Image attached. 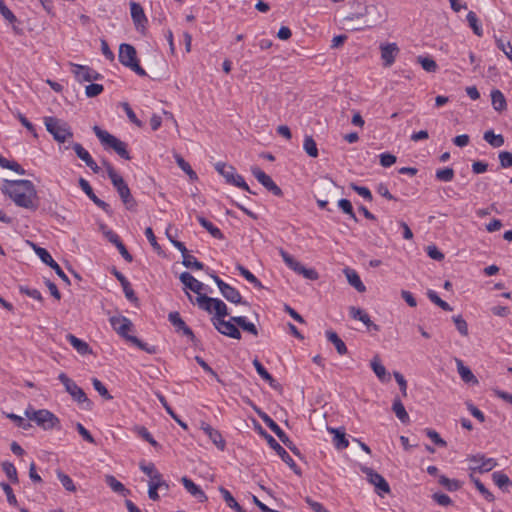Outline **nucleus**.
I'll return each instance as SVG.
<instances>
[{
  "label": "nucleus",
  "instance_id": "nucleus-34",
  "mask_svg": "<svg viewBox=\"0 0 512 512\" xmlns=\"http://www.w3.org/2000/svg\"><path fill=\"white\" fill-rule=\"evenodd\" d=\"M105 482L116 493L124 496L130 493L129 490H127L125 486L112 475H106Z\"/></svg>",
  "mask_w": 512,
  "mask_h": 512
},
{
  "label": "nucleus",
  "instance_id": "nucleus-60",
  "mask_svg": "<svg viewBox=\"0 0 512 512\" xmlns=\"http://www.w3.org/2000/svg\"><path fill=\"white\" fill-rule=\"evenodd\" d=\"M0 486H1L2 490L4 491V493L6 494L8 503L15 507L18 506V501L16 499V496L13 493L11 486L5 482H1Z\"/></svg>",
  "mask_w": 512,
  "mask_h": 512
},
{
  "label": "nucleus",
  "instance_id": "nucleus-40",
  "mask_svg": "<svg viewBox=\"0 0 512 512\" xmlns=\"http://www.w3.org/2000/svg\"><path fill=\"white\" fill-rule=\"evenodd\" d=\"M197 220L203 228H205L214 238L223 239V234L219 228L214 226L210 221L202 216H198Z\"/></svg>",
  "mask_w": 512,
  "mask_h": 512
},
{
  "label": "nucleus",
  "instance_id": "nucleus-32",
  "mask_svg": "<svg viewBox=\"0 0 512 512\" xmlns=\"http://www.w3.org/2000/svg\"><path fill=\"white\" fill-rule=\"evenodd\" d=\"M392 410L395 413L396 417L402 422V423H408L409 422V415L401 402L399 398H395L392 405Z\"/></svg>",
  "mask_w": 512,
  "mask_h": 512
},
{
  "label": "nucleus",
  "instance_id": "nucleus-6",
  "mask_svg": "<svg viewBox=\"0 0 512 512\" xmlns=\"http://www.w3.org/2000/svg\"><path fill=\"white\" fill-rule=\"evenodd\" d=\"M119 61L139 76H145V70L139 65L136 49L130 44H121L119 47Z\"/></svg>",
  "mask_w": 512,
  "mask_h": 512
},
{
  "label": "nucleus",
  "instance_id": "nucleus-20",
  "mask_svg": "<svg viewBox=\"0 0 512 512\" xmlns=\"http://www.w3.org/2000/svg\"><path fill=\"white\" fill-rule=\"evenodd\" d=\"M349 314H350L351 318L361 321L368 329H373L374 331H379V326L374 324L371 321L370 316L361 308L351 306V307H349Z\"/></svg>",
  "mask_w": 512,
  "mask_h": 512
},
{
  "label": "nucleus",
  "instance_id": "nucleus-14",
  "mask_svg": "<svg viewBox=\"0 0 512 512\" xmlns=\"http://www.w3.org/2000/svg\"><path fill=\"white\" fill-rule=\"evenodd\" d=\"M262 435L267 440L269 446L281 457V459L295 472L297 471V465L286 450L267 432L262 431Z\"/></svg>",
  "mask_w": 512,
  "mask_h": 512
},
{
  "label": "nucleus",
  "instance_id": "nucleus-38",
  "mask_svg": "<svg viewBox=\"0 0 512 512\" xmlns=\"http://www.w3.org/2000/svg\"><path fill=\"white\" fill-rule=\"evenodd\" d=\"M492 106L496 111H503L506 109V99L503 93L499 90H493L491 93Z\"/></svg>",
  "mask_w": 512,
  "mask_h": 512
},
{
  "label": "nucleus",
  "instance_id": "nucleus-13",
  "mask_svg": "<svg viewBox=\"0 0 512 512\" xmlns=\"http://www.w3.org/2000/svg\"><path fill=\"white\" fill-rule=\"evenodd\" d=\"M33 248H34L36 255L41 259V261L43 263L50 266L62 280L69 283V279H68L67 275L63 272L61 267L53 260L52 256L45 248L38 247L34 244H33Z\"/></svg>",
  "mask_w": 512,
  "mask_h": 512
},
{
  "label": "nucleus",
  "instance_id": "nucleus-48",
  "mask_svg": "<svg viewBox=\"0 0 512 512\" xmlns=\"http://www.w3.org/2000/svg\"><path fill=\"white\" fill-rule=\"evenodd\" d=\"M134 432L144 439L145 441L149 442L152 446L158 447V442L152 437V435L149 433V431L144 426H135Z\"/></svg>",
  "mask_w": 512,
  "mask_h": 512
},
{
  "label": "nucleus",
  "instance_id": "nucleus-47",
  "mask_svg": "<svg viewBox=\"0 0 512 512\" xmlns=\"http://www.w3.org/2000/svg\"><path fill=\"white\" fill-rule=\"evenodd\" d=\"M303 148L305 152L313 158H316L318 156V149L316 142L311 136H306L303 143Z\"/></svg>",
  "mask_w": 512,
  "mask_h": 512
},
{
  "label": "nucleus",
  "instance_id": "nucleus-31",
  "mask_svg": "<svg viewBox=\"0 0 512 512\" xmlns=\"http://www.w3.org/2000/svg\"><path fill=\"white\" fill-rule=\"evenodd\" d=\"M279 253L284 261V263L290 268L292 269L294 272H296L297 274H300L302 269H303V265L298 262L297 260H295L289 253H287L285 250L283 249H280L279 250Z\"/></svg>",
  "mask_w": 512,
  "mask_h": 512
},
{
  "label": "nucleus",
  "instance_id": "nucleus-22",
  "mask_svg": "<svg viewBox=\"0 0 512 512\" xmlns=\"http://www.w3.org/2000/svg\"><path fill=\"white\" fill-rule=\"evenodd\" d=\"M130 11L131 17L134 25L137 29L144 28L147 23V18L144 13L142 6L139 3L131 2L130 3Z\"/></svg>",
  "mask_w": 512,
  "mask_h": 512
},
{
  "label": "nucleus",
  "instance_id": "nucleus-19",
  "mask_svg": "<svg viewBox=\"0 0 512 512\" xmlns=\"http://www.w3.org/2000/svg\"><path fill=\"white\" fill-rule=\"evenodd\" d=\"M72 148L75 151L76 155L85 162V164L94 172H99V166L93 160L90 153L79 143H73Z\"/></svg>",
  "mask_w": 512,
  "mask_h": 512
},
{
  "label": "nucleus",
  "instance_id": "nucleus-29",
  "mask_svg": "<svg viewBox=\"0 0 512 512\" xmlns=\"http://www.w3.org/2000/svg\"><path fill=\"white\" fill-rule=\"evenodd\" d=\"M114 275L118 279V281L121 283V286L123 288L126 298L131 302L137 301V297L135 296V293H134L133 289L131 288V285L128 282V280L126 279V277L118 271H115Z\"/></svg>",
  "mask_w": 512,
  "mask_h": 512
},
{
  "label": "nucleus",
  "instance_id": "nucleus-64",
  "mask_svg": "<svg viewBox=\"0 0 512 512\" xmlns=\"http://www.w3.org/2000/svg\"><path fill=\"white\" fill-rule=\"evenodd\" d=\"M140 469L149 477V479H154V477H159L161 474L155 468L153 463L148 464H140Z\"/></svg>",
  "mask_w": 512,
  "mask_h": 512
},
{
  "label": "nucleus",
  "instance_id": "nucleus-33",
  "mask_svg": "<svg viewBox=\"0 0 512 512\" xmlns=\"http://www.w3.org/2000/svg\"><path fill=\"white\" fill-rule=\"evenodd\" d=\"M329 432L334 434L333 443L337 449L343 450L349 446V441L347 440L344 432L335 428H330Z\"/></svg>",
  "mask_w": 512,
  "mask_h": 512
},
{
  "label": "nucleus",
  "instance_id": "nucleus-28",
  "mask_svg": "<svg viewBox=\"0 0 512 512\" xmlns=\"http://www.w3.org/2000/svg\"><path fill=\"white\" fill-rule=\"evenodd\" d=\"M66 339L79 354L86 355L92 352L88 343L77 338L73 334H67Z\"/></svg>",
  "mask_w": 512,
  "mask_h": 512
},
{
  "label": "nucleus",
  "instance_id": "nucleus-8",
  "mask_svg": "<svg viewBox=\"0 0 512 512\" xmlns=\"http://www.w3.org/2000/svg\"><path fill=\"white\" fill-rule=\"evenodd\" d=\"M470 463L469 469L472 472L486 473L491 471L497 466V461L494 458H487L482 454L470 456L468 458Z\"/></svg>",
  "mask_w": 512,
  "mask_h": 512
},
{
  "label": "nucleus",
  "instance_id": "nucleus-57",
  "mask_svg": "<svg viewBox=\"0 0 512 512\" xmlns=\"http://www.w3.org/2000/svg\"><path fill=\"white\" fill-rule=\"evenodd\" d=\"M338 207L347 215L350 216L351 219H353L354 221H358L354 211H353V207H352V204L349 200L347 199H340L338 201Z\"/></svg>",
  "mask_w": 512,
  "mask_h": 512
},
{
  "label": "nucleus",
  "instance_id": "nucleus-52",
  "mask_svg": "<svg viewBox=\"0 0 512 512\" xmlns=\"http://www.w3.org/2000/svg\"><path fill=\"white\" fill-rule=\"evenodd\" d=\"M494 483L501 489L507 485H512V481L503 472L497 471L492 474Z\"/></svg>",
  "mask_w": 512,
  "mask_h": 512
},
{
  "label": "nucleus",
  "instance_id": "nucleus-49",
  "mask_svg": "<svg viewBox=\"0 0 512 512\" xmlns=\"http://www.w3.org/2000/svg\"><path fill=\"white\" fill-rule=\"evenodd\" d=\"M157 397L159 399V401L161 402V404L163 405V407L165 408V410L167 411V413L184 429H187V424L185 422H183L182 420L179 419V417L174 413V411L172 410V408L169 406V404L167 403L165 397L162 395V394H157Z\"/></svg>",
  "mask_w": 512,
  "mask_h": 512
},
{
  "label": "nucleus",
  "instance_id": "nucleus-1",
  "mask_svg": "<svg viewBox=\"0 0 512 512\" xmlns=\"http://www.w3.org/2000/svg\"><path fill=\"white\" fill-rule=\"evenodd\" d=\"M1 191L18 207L29 211L38 209L39 197L35 185L30 180H4Z\"/></svg>",
  "mask_w": 512,
  "mask_h": 512
},
{
  "label": "nucleus",
  "instance_id": "nucleus-35",
  "mask_svg": "<svg viewBox=\"0 0 512 512\" xmlns=\"http://www.w3.org/2000/svg\"><path fill=\"white\" fill-rule=\"evenodd\" d=\"M231 320L239 325L244 331H247L253 335H258V330L256 326L252 323L247 321L246 317L244 316H234L231 317Z\"/></svg>",
  "mask_w": 512,
  "mask_h": 512
},
{
  "label": "nucleus",
  "instance_id": "nucleus-59",
  "mask_svg": "<svg viewBox=\"0 0 512 512\" xmlns=\"http://www.w3.org/2000/svg\"><path fill=\"white\" fill-rule=\"evenodd\" d=\"M92 385L94 389L106 400H111L112 396L108 392L107 388L104 386V384L98 380L97 378L92 379Z\"/></svg>",
  "mask_w": 512,
  "mask_h": 512
},
{
  "label": "nucleus",
  "instance_id": "nucleus-54",
  "mask_svg": "<svg viewBox=\"0 0 512 512\" xmlns=\"http://www.w3.org/2000/svg\"><path fill=\"white\" fill-rule=\"evenodd\" d=\"M467 21L469 23V26L472 28L473 32L477 36H481L482 35V28H481V25L479 24L477 15L473 11H470L467 14Z\"/></svg>",
  "mask_w": 512,
  "mask_h": 512
},
{
  "label": "nucleus",
  "instance_id": "nucleus-58",
  "mask_svg": "<svg viewBox=\"0 0 512 512\" xmlns=\"http://www.w3.org/2000/svg\"><path fill=\"white\" fill-rule=\"evenodd\" d=\"M497 47L512 61V45L509 41L495 37Z\"/></svg>",
  "mask_w": 512,
  "mask_h": 512
},
{
  "label": "nucleus",
  "instance_id": "nucleus-16",
  "mask_svg": "<svg viewBox=\"0 0 512 512\" xmlns=\"http://www.w3.org/2000/svg\"><path fill=\"white\" fill-rule=\"evenodd\" d=\"M110 324L112 328L122 337H124L127 341L131 335H128V332L132 329V322L124 317V316H112L110 319Z\"/></svg>",
  "mask_w": 512,
  "mask_h": 512
},
{
  "label": "nucleus",
  "instance_id": "nucleus-27",
  "mask_svg": "<svg viewBox=\"0 0 512 512\" xmlns=\"http://www.w3.org/2000/svg\"><path fill=\"white\" fill-rule=\"evenodd\" d=\"M79 185L81 189L85 192V194L100 208L106 210L109 205L105 203L104 201L100 200L93 192L92 187L90 186L89 182L86 181L83 178H80Z\"/></svg>",
  "mask_w": 512,
  "mask_h": 512
},
{
  "label": "nucleus",
  "instance_id": "nucleus-42",
  "mask_svg": "<svg viewBox=\"0 0 512 512\" xmlns=\"http://www.w3.org/2000/svg\"><path fill=\"white\" fill-rule=\"evenodd\" d=\"M220 493L222 494L226 504L234 509L236 512H244L243 508L237 503L232 494L225 488H219Z\"/></svg>",
  "mask_w": 512,
  "mask_h": 512
},
{
  "label": "nucleus",
  "instance_id": "nucleus-37",
  "mask_svg": "<svg viewBox=\"0 0 512 512\" xmlns=\"http://www.w3.org/2000/svg\"><path fill=\"white\" fill-rule=\"evenodd\" d=\"M456 362L458 373L461 379L467 383H477V379L472 373V371L468 367L464 366L461 360H457Z\"/></svg>",
  "mask_w": 512,
  "mask_h": 512
},
{
  "label": "nucleus",
  "instance_id": "nucleus-25",
  "mask_svg": "<svg viewBox=\"0 0 512 512\" xmlns=\"http://www.w3.org/2000/svg\"><path fill=\"white\" fill-rule=\"evenodd\" d=\"M181 482L183 484V486L185 487V489L192 495L194 496L195 498H197L200 502H205L207 501V496L205 495V493L202 491V489L197 486L191 479L187 478V477H182L181 478Z\"/></svg>",
  "mask_w": 512,
  "mask_h": 512
},
{
  "label": "nucleus",
  "instance_id": "nucleus-63",
  "mask_svg": "<svg viewBox=\"0 0 512 512\" xmlns=\"http://www.w3.org/2000/svg\"><path fill=\"white\" fill-rule=\"evenodd\" d=\"M418 61L421 64L422 68L427 72H435L437 69V64L432 58L419 57Z\"/></svg>",
  "mask_w": 512,
  "mask_h": 512
},
{
  "label": "nucleus",
  "instance_id": "nucleus-26",
  "mask_svg": "<svg viewBox=\"0 0 512 512\" xmlns=\"http://www.w3.org/2000/svg\"><path fill=\"white\" fill-rule=\"evenodd\" d=\"M344 274L347 278L348 283L354 287L358 292L363 293L366 291V287L360 279L358 273L350 268L344 269Z\"/></svg>",
  "mask_w": 512,
  "mask_h": 512
},
{
  "label": "nucleus",
  "instance_id": "nucleus-50",
  "mask_svg": "<svg viewBox=\"0 0 512 512\" xmlns=\"http://www.w3.org/2000/svg\"><path fill=\"white\" fill-rule=\"evenodd\" d=\"M237 270L239 271V273L248 281L250 282L251 284H253L254 286L258 287V288H261L262 287V284L261 282L254 276V274H252L248 269H246L244 266L238 264L236 266Z\"/></svg>",
  "mask_w": 512,
  "mask_h": 512
},
{
  "label": "nucleus",
  "instance_id": "nucleus-4",
  "mask_svg": "<svg viewBox=\"0 0 512 512\" xmlns=\"http://www.w3.org/2000/svg\"><path fill=\"white\" fill-rule=\"evenodd\" d=\"M25 416L44 430L58 428L60 424L58 417L46 409L35 410L32 407H28L25 410Z\"/></svg>",
  "mask_w": 512,
  "mask_h": 512
},
{
  "label": "nucleus",
  "instance_id": "nucleus-15",
  "mask_svg": "<svg viewBox=\"0 0 512 512\" xmlns=\"http://www.w3.org/2000/svg\"><path fill=\"white\" fill-rule=\"evenodd\" d=\"M214 327L223 335L231 337L233 339H240L241 333L238 328L235 326L231 319L226 321L224 319H212Z\"/></svg>",
  "mask_w": 512,
  "mask_h": 512
},
{
  "label": "nucleus",
  "instance_id": "nucleus-53",
  "mask_svg": "<svg viewBox=\"0 0 512 512\" xmlns=\"http://www.w3.org/2000/svg\"><path fill=\"white\" fill-rule=\"evenodd\" d=\"M182 264L187 268L196 270H202L204 267L201 262H199L194 256H192L189 253L187 255H184Z\"/></svg>",
  "mask_w": 512,
  "mask_h": 512
},
{
  "label": "nucleus",
  "instance_id": "nucleus-62",
  "mask_svg": "<svg viewBox=\"0 0 512 512\" xmlns=\"http://www.w3.org/2000/svg\"><path fill=\"white\" fill-rule=\"evenodd\" d=\"M453 177H454V170L452 168H443V169L437 170V172H436V178L439 181L449 182L453 179Z\"/></svg>",
  "mask_w": 512,
  "mask_h": 512
},
{
  "label": "nucleus",
  "instance_id": "nucleus-43",
  "mask_svg": "<svg viewBox=\"0 0 512 512\" xmlns=\"http://www.w3.org/2000/svg\"><path fill=\"white\" fill-rule=\"evenodd\" d=\"M371 368L372 370L374 371V373L376 374V376L381 380V381H384L387 377V371H386V368L381 364L380 360H379V357L378 356H375L372 360H371Z\"/></svg>",
  "mask_w": 512,
  "mask_h": 512
},
{
  "label": "nucleus",
  "instance_id": "nucleus-23",
  "mask_svg": "<svg viewBox=\"0 0 512 512\" xmlns=\"http://www.w3.org/2000/svg\"><path fill=\"white\" fill-rule=\"evenodd\" d=\"M93 131L105 148L113 149V147H115L116 144L121 142L120 139L116 138L109 132L102 130L98 126H94Z\"/></svg>",
  "mask_w": 512,
  "mask_h": 512
},
{
  "label": "nucleus",
  "instance_id": "nucleus-18",
  "mask_svg": "<svg viewBox=\"0 0 512 512\" xmlns=\"http://www.w3.org/2000/svg\"><path fill=\"white\" fill-rule=\"evenodd\" d=\"M73 73L79 82H91L97 80L100 75L89 67L74 65Z\"/></svg>",
  "mask_w": 512,
  "mask_h": 512
},
{
  "label": "nucleus",
  "instance_id": "nucleus-2",
  "mask_svg": "<svg viewBox=\"0 0 512 512\" xmlns=\"http://www.w3.org/2000/svg\"><path fill=\"white\" fill-rule=\"evenodd\" d=\"M103 165L106 168L107 174H108L113 186L116 188V190H117L120 198L122 199L124 205L126 206V208L129 210H134L137 205L136 201L132 197L130 189L127 186V184L125 183L122 176H120L115 171V169L113 168V166L110 163L103 161Z\"/></svg>",
  "mask_w": 512,
  "mask_h": 512
},
{
  "label": "nucleus",
  "instance_id": "nucleus-12",
  "mask_svg": "<svg viewBox=\"0 0 512 512\" xmlns=\"http://www.w3.org/2000/svg\"><path fill=\"white\" fill-rule=\"evenodd\" d=\"M212 278L214 282L217 284L221 294L225 299L228 301L240 304L242 303V296L240 295L239 291L236 290L234 287L230 286L229 284L225 283L223 280H221L218 276L212 275Z\"/></svg>",
  "mask_w": 512,
  "mask_h": 512
},
{
  "label": "nucleus",
  "instance_id": "nucleus-5",
  "mask_svg": "<svg viewBox=\"0 0 512 512\" xmlns=\"http://www.w3.org/2000/svg\"><path fill=\"white\" fill-rule=\"evenodd\" d=\"M44 124L47 131L53 135L59 143H64L73 137L70 126L63 120L56 117H45Z\"/></svg>",
  "mask_w": 512,
  "mask_h": 512
},
{
  "label": "nucleus",
  "instance_id": "nucleus-11",
  "mask_svg": "<svg viewBox=\"0 0 512 512\" xmlns=\"http://www.w3.org/2000/svg\"><path fill=\"white\" fill-rule=\"evenodd\" d=\"M251 173L268 191L272 192L276 196H282V190L272 180V178L262 171L258 166L251 167Z\"/></svg>",
  "mask_w": 512,
  "mask_h": 512
},
{
  "label": "nucleus",
  "instance_id": "nucleus-55",
  "mask_svg": "<svg viewBox=\"0 0 512 512\" xmlns=\"http://www.w3.org/2000/svg\"><path fill=\"white\" fill-rule=\"evenodd\" d=\"M470 478H471V480L474 482V484H475V486H476L477 490H478V491L483 495V497H484L487 501H489V502L494 501V496H493V494H492L488 489H486V488H485V486L480 482V480H479V479L475 478V477L473 476V474H471V475H470Z\"/></svg>",
  "mask_w": 512,
  "mask_h": 512
},
{
  "label": "nucleus",
  "instance_id": "nucleus-36",
  "mask_svg": "<svg viewBox=\"0 0 512 512\" xmlns=\"http://www.w3.org/2000/svg\"><path fill=\"white\" fill-rule=\"evenodd\" d=\"M162 479H163V477L161 475L156 478L154 477V479H149V481H148V496L153 501L159 500L158 491H159Z\"/></svg>",
  "mask_w": 512,
  "mask_h": 512
},
{
  "label": "nucleus",
  "instance_id": "nucleus-39",
  "mask_svg": "<svg viewBox=\"0 0 512 512\" xmlns=\"http://www.w3.org/2000/svg\"><path fill=\"white\" fill-rule=\"evenodd\" d=\"M327 339L334 344L337 352L340 355H344L347 353V347L345 343L339 338V336L334 331L326 332Z\"/></svg>",
  "mask_w": 512,
  "mask_h": 512
},
{
  "label": "nucleus",
  "instance_id": "nucleus-10",
  "mask_svg": "<svg viewBox=\"0 0 512 512\" xmlns=\"http://www.w3.org/2000/svg\"><path fill=\"white\" fill-rule=\"evenodd\" d=\"M361 471L366 474L367 480L375 486L378 495L383 496L390 492L388 482L380 474L368 467H362Z\"/></svg>",
  "mask_w": 512,
  "mask_h": 512
},
{
  "label": "nucleus",
  "instance_id": "nucleus-41",
  "mask_svg": "<svg viewBox=\"0 0 512 512\" xmlns=\"http://www.w3.org/2000/svg\"><path fill=\"white\" fill-rule=\"evenodd\" d=\"M483 138L495 148L501 147L504 144V137L501 134H495L492 130L486 131Z\"/></svg>",
  "mask_w": 512,
  "mask_h": 512
},
{
  "label": "nucleus",
  "instance_id": "nucleus-24",
  "mask_svg": "<svg viewBox=\"0 0 512 512\" xmlns=\"http://www.w3.org/2000/svg\"><path fill=\"white\" fill-rule=\"evenodd\" d=\"M201 429L220 450L225 449V440L223 439L219 431L211 427L209 424L205 423L201 425Z\"/></svg>",
  "mask_w": 512,
  "mask_h": 512
},
{
  "label": "nucleus",
  "instance_id": "nucleus-45",
  "mask_svg": "<svg viewBox=\"0 0 512 512\" xmlns=\"http://www.w3.org/2000/svg\"><path fill=\"white\" fill-rule=\"evenodd\" d=\"M57 478L63 485V487L69 491V492H75L76 486L73 482V480L65 473H63L61 470L56 471Z\"/></svg>",
  "mask_w": 512,
  "mask_h": 512
},
{
  "label": "nucleus",
  "instance_id": "nucleus-21",
  "mask_svg": "<svg viewBox=\"0 0 512 512\" xmlns=\"http://www.w3.org/2000/svg\"><path fill=\"white\" fill-rule=\"evenodd\" d=\"M180 281L184 284L185 288L193 291L198 296L203 295L202 291L204 290V284L195 279L190 273H181Z\"/></svg>",
  "mask_w": 512,
  "mask_h": 512
},
{
  "label": "nucleus",
  "instance_id": "nucleus-51",
  "mask_svg": "<svg viewBox=\"0 0 512 512\" xmlns=\"http://www.w3.org/2000/svg\"><path fill=\"white\" fill-rule=\"evenodd\" d=\"M439 483L449 491H457L461 488V483L458 480L449 479L444 475L439 477Z\"/></svg>",
  "mask_w": 512,
  "mask_h": 512
},
{
  "label": "nucleus",
  "instance_id": "nucleus-7",
  "mask_svg": "<svg viewBox=\"0 0 512 512\" xmlns=\"http://www.w3.org/2000/svg\"><path fill=\"white\" fill-rule=\"evenodd\" d=\"M59 381L64 385L66 392L79 404H86V408H91V401L87 398L85 392L65 373H60Z\"/></svg>",
  "mask_w": 512,
  "mask_h": 512
},
{
  "label": "nucleus",
  "instance_id": "nucleus-3",
  "mask_svg": "<svg viewBox=\"0 0 512 512\" xmlns=\"http://www.w3.org/2000/svg\"><path fill=\"white\" fill-rule=\"evenodd\" d=\"M186 294L189 300L192 303L197 304L199 308L207 311L208 313L214 312L215 317H213V319H224V317L228 315L227 306L222 300L218 298H211L206 295H200L193 299L189 292H186Z\"/></svg>",
  "mask_w": 512,
  "mask_h": 512
},
{
  "label": "nucleus",
  "instance_id": "nucleus-46",
  "mask_svg": "<svg viewBox=\"0 0 512 512\" xmlns=\"http://www.w3.org/2000/svg\"><path fill=\"white\" fill-rule=\"evenodd\" d=\"M0 167L10 169L19 175H24L25 170L15 161H9L0 155Z\"/></svg>",
  "mask_w": 512,
  "mask_h": 512
},
{
  "label": "nucleus",
  "instance_id": "nucleus-9",
  "mask_svg": "<svg viewBox=\"0 0 512 512\" xmlns=\"http://www.w3.org/2000/svg\"><path fill=\"white\" fill-rule=\"evenodd\" d=\"M259 417L263 420V422L277 435L280 441L286 445L290 450L294 453L297 452L296 447L293 446L291 440L286 435V433L279 427V425L266 413L258 410L257 411Z\"/></svg>",
  "mask_w": 512,
  "mask_h": 512
},
{
  "label": "nucleus",
  "instance_id": "nucleus-30",
  "mask_svg": "<svg viewBox=\"0 0 512 512\" xmlns=\"http://www.w3.org/2000/svg\"><path fill=\"white\" fill-rule=\"evenodd\" d=\"M215 169L219 174H221L225 178L228 184L232 181L235 175H237L236 169L233 166L227 165L222 162L216 163Z\"/></svg>",
  "mask_w": 512,
  "mask_h": 512
},
{
  "label": "nucleus",
  "instance_id": "nucleus-17",
  "mask_svg": "<svg viewBox=\"0 0 512 512\" xmlns=\"http://www.w3.org/2000/svg\"><path fill=\"white\" fill-rule=\"evenodd\" d=\"M381 59L385 67H390L395 62L399 54V48L396 43H384L380 45Z\"/></svg>",
  "mask_w": 512,
  "mask_h": 512
},
{
  "label": "nucleus",
  "instance_id": "nucleus-44",
  "mask_svg": "<svg viewBox=\"0 0 512 512\" xmlns=\"http://www.w3.org/2000/svg\"><path fill=\"white\" fill-rule=\"evenodd\" d=\"M2 469L12 483L17 484L19 482L17 470L11 462H3Z\"/></svg>",
  "mask_w": 512,
  "mask_h": 512
},
{
  "label": "nucleus",
  "instance_id": "nucleus-56",
  "mask_svg": "<svg viewBox=\"0 0 512 512\" xmlns=\"http://www.w3.org/2000/svg\"><path fill=\"white\" fill-rule=\"evenodd\" d=\"M253 366L255 367L257 373L267 382L272 384L274 382L271 374L264 368V366L260 363L258 359L253 360Z\"/></svg>",
  "mask_w": 512,
  "mask_h": 512
},
{
  "label": "nucleus",
  "instance_id": "nucleus-61",
  "mask_svg": "<svg viewBox=\"0 0 512 512\" xmlns=\"http://www.w3.org/2000/svg\"><path fill=\"white\" fill-rule=\"evenodd\" d=\"M453 322L457 328V330L459 331V333L463 336H467L468 335V325H467V322L463 319V317L461 315H456V316H453Z\"/></svg>",
  "mask_w": 512,
  "mask_h": 512
}]
</instances>
